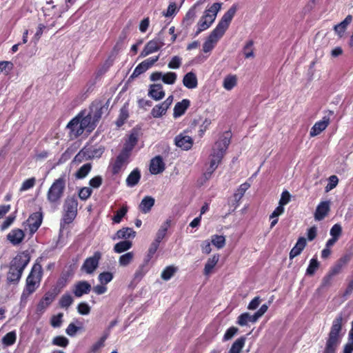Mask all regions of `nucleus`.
<instances>
[{"instance_id":"1","label":"nucleus","mask_w":353,"mask_h":353,"mask_svg":"<svg viewBox=\"0 0 353 353\" xmlns=\"http://www.w3.org/2000/svg\"><path fill=\"white\" fill-rule=\"evenodd\" d=\"M230 143V137L229 136H223L215 143L212 152L210 156V166L204 173L206 179L211 177L212 173L221 163Z\"/></svg>"},{"instance_id":"2","label":"nucleus","mask_w":353,"mask_h":353,"mask_svg":"<svg viewBox=\"0 0 353 353\" xmlns=\"http://www.w3.org/2000/svg\"><path fill=\"white\" fill-rule=\"evenodd\" d=\"M30 254L27 251L19 253L10 262L7 274L9 283L17 284L19 282L23 270L30 262Z\"/></svg>"},{"instance_id":"3","label":"nucleus","mask_w":353,"mask_h":353,"mask_svg":"<svg viewBox=\"0 0 353 353\" xmlns=\"http://www.w3.org/2000/svg\"><path fill=\"white\" fill-rule=\"evenodd\" d=\"M42 276V266L39 263H35L26 279V286L21 294V299H27L37 290L40 285Z\"/></svg>"},{"instance_id":"4","label":"nucleus","mask_w":353,"mask_h":353,"mask_svg":"<svg viewBox=\"0 0 353 353\" xmlns=\"http://www.w3.org/2000/svg\"><path fill=\"white\" fill-rule=\"evenodd\" d=\"M221 3H214L205 10L203 15L197 23V30L195 32V36L199 35L211 26L215 21L216 15L221 8Z\"/></svg>"},{"instance_id":"5","label":"nucleus","mask_w":353,"mask_h":353,"mask_svg":"<svg viewBox=\"0 0 353 353\" xmlns=\"http://www.w3.org/2000/svg\"><path fill=\"white\" fill-rule=\"evenodd\" d=\"M67 175L63 173L55 179L47 192V199L50 203H58L63 197L65 190Z\"/></svg>"},{"instance_id":"6","label":"nucleus","mask_w":353,"mask_h":353,"mask_svg":"<svg viewBox=\"0 0 353 353\" xmlns=\"http://www.w3.org/2000/svg\"><path fill=\"white\" fill-rule=\"evenodd\" d=\"M346 322L345 314L342 312L338 314L332 323L326 341L339 345L344 334L343 326Z\"/></svg>"},{"instance_id":"7","label":"nucleus","mask_w":353,"mask_h":353,"mask_svg":"<svg viewBox=\"0 0 353 353\" xmlns=\"http://www.w3.org/2000/svg\"><path fill=\"white\" fill-rule=\"evenodd\" d=\"M78 201L75 196L68 197L63 203V216L61 222V228L71 223L77 214Z\"/></svg>"},{"instance_id":"8","label":"nucleus","mask_w":353,"mask_h":353,"mask_svg":"<svg viewBox=\"0 0 353 353\" xmlns=\"http://www.w3.org/2000/svg\"><path fill=\"white\" fill-rule=\"evenodd\" d=\"M238 9L236 4H233L229 10L223 15L222 18L214 29L216 32L223 35L226 30L230 26L233 17H234Z\"/></svg>"},{"instance_id":"9","label":"nucleus","mask_w":353,"mask_h":353,"mask_svg":"<svg viewBox=\"0 0 353 353\" xmlns=\"http://www.w3.org/2000/svg\"><path fill=\"white\" fill-rule=\"evenodd\" d=\"M102 254L99 251H96L92 256L88 257L83 262L81 270L86 274H92L99 266Z\"/></svg>"},{"instance_id":"10","label":"nucleus","mask_w":353,"mask_h":353,"mask_svg":"<svg viewBox=\"0 0 353 353\" xmlns=\"http://www.w3.org/2000/svg\"><path fill=\"white\" fill-rule=\"evenodd\" d=\"M56 296L57 294L53 291H48L46 292L42 299L37 305V312L43 314L54 301Z\"/></svg>"},{"instance_id":"11","label":"nucleus","mask_w":353,"mask_h":353,"mask_svg":"<svg viewBox=\"0 0 353 353\" xmlns=\"http://www.w3.org/2000/svg\"><path fill=\"white\" fill-rule=\"evenodd\" d=\"M164 45V43L159 38L148 41L140 54V57H145L148 55L157 52Z\"/></svg>"},{"instance_id":"12","label":"nucleus","mask_w":353,"mask_h":353,"mask_svg":"<svg viewBox=\"0 0 353 353\" xmlns=\"http://www.w3.org/2000/svg\"><path fill=\"white\" fill-rule=\"evenodd\" d=\"M174 143L177 147L188 150L192 148L193 139L187 134V132H183L175 137Z\"/></svg>"},{"instance_id":"13","label":"nucleus","mask_w":353,"mask_h":353,"mask_svg":"<svg viewBox=\"0 0 353 353\" xmlns=\"http://www.w3.org/2000/svg\"><path fill=\"white\" fill-rule=\"evenodd\" d=\"M43 214L41 212H34L27 220V223L31 234H34L41 225Z\"/></svg>"},{"instance_id":"14","label":"nucleus","mask_w":353,"mask_h":353,"mask_svg":"<svg viewBox=\"0 0 353 353\" xmlns=\"http://www.w3.org/2000/svg\"><path fill=\"white\" fill-rule=\"evenodd\" d=\"M128 159V156L120 152L114 162L111 163L109 165L112 174L116 175L119 174L123 165L127 163Z\"/></svg>"},{"instance_id":"15","label":"nucleus","mask_w":353,"mask_h":353,"mask_svg":"<svg viewBox=\"0 0 353 353\" xmlns=\"http://www.w3.org/2000/svg\"><path fill=\"white\" fill-rule=\"evenodd\" d=\"M91 290L92 286L87 281H80L74 285L72 292L76 297L80 298L89 294Z\"/></svg>"},{"instance_id":"16","label":"nucleus","mask_w":353,"mask_h":353,"mask_svg":"<svg viewBox=\"0 0 353 353\" xmlns=\"http://www.w3.org/2000/svg\"><path fill=\"white\" fill-rule=\"evenodd\" d=\"M222 36V34L213 30L203 44V51L205 53L212 51Z\"/></svg>"},{"instance_id":"17","label":"nucleus","mask_w":353,"mask_h":353,"mask_svg":"<svg viewBox=\"0 0 353 353\" xmlns=\"http://www.w3.org/2000/svg\"><path fill=\"white\" fill-rule=\"evenodd\" d=\"M109 108V100L104 104H96L93 105L90 114H92V117L96 123L99 122L102 115L108 113Z\"/></svg>"},{"instance_id":"18","label":"nucleus","mask_w":353,"mask_h":353,"mask_svg":"<svg viewBox=\"0 0 353 353\" xmlns=\"http://www.w3.org/2000/svg\"><path fill=\"white\" fill-rule=\"evenodd\" d=\"M165 166L163 158L158 155L150 161V172L152 174H158L165 170Z\"/></svg>"},{"instance_id":"19","label":"nucleus","mask_w":353,"mask_h":353,"mask_svg":"<svg viewBox=\"0 0 353 353\" xmlns=\"http://www.w3.org/2000/svg\"><path fill=\"white\" fill-rule=\"evenodd\" d=\"M25 237L24 232L19 228L12 230L7 235V239L13 245L20 244Z\"/></svg>"},{"instance_id":"20","label":"nucleus","mask_w":353,"mask_h":353,"mask_svg":"<svg viewBox=\"0 0 353 353\" xmlns=\"http://www.w3.org/2000/svg\"><path fill=\"white\" fill-rule=\"evenodd\" d=\"M330 211V201H325L321 202L316 207L314 212V219L316 221L323 220Z\"/></svg>"},{"instance_id":"21","label":"nucleus","mask_w":353,"mask_h":353,"mask_svg":"<svg viewBox=\"0 0 353 353\" xmlns=\"http://www.w3.org/2000/svg\"><path fill=\"white\" fill-rule=\"evenodd\" d=\"M330 118L328 117H323L322 120L317 121L315 124L312 127L310 135V137H315L319 134L321 132H323L329 125Z\"/></svg>"},{"instance_id":"22","label":"nucleus","mask_w":353,"mask_h":353,"mask_svg":"<svg viewBox=\"0 0 353 353\" xmlns=\"http://www.w3.org/2000/svg\"><path fill=\"white\" fill-rule=\"evenodd\" d=\"M148 96L155 101L162 99L165 97L162 85L159 83L151 85L148 91Z\"/></svg>"},{"instance_id":"23","label":"nucleus","mask_w":353,"mask_h":353,"mask_svg":"<svg viewBox=\"0 0 353 353\" xmlns=\"http://www.w3.org/2000/svg\"><path fill=\"white\" fill-rule=\"evenodd\" d=\"M97 123L93 120L92 117V114H88V115L82 117L80 114V130L83 129L84 132L85 130H87L88 132H91L96 127Z\"/></svg>"},{"instance_id":"24","label":"nucleus","mask_w":353,"mask_h":353,"mask_svg":"<svg viewBox=\"0 0 353 353\" xmlns=\"http://www.w3.org/2000/svg\"><path fill=\"white\" fill-rule=\"evenodd\" d=\"M190 101L189 99H184L180 102H177L174 108L173 117L178 118L185 114L186 110L189 108Z\"/></svg>"},{"instance_id":"25","label":"nucleus","mask_w":353,"mask_h":353,"mask_svg":"<svg viewBox=\"0 0 353 353\" xmlns=\"http://www.w3.org/2000/svg\"><path fill=\"white\" fill-rule=\"evenodd\" d=\"M306 246V239L301 236L299 237L295 244L290 252V259H292L299 256Z\"/></svg>"},{"instance_id":"26","label":"nucleus","mask_w":353,"mask_h":353,"mask_svg":"<svg viewBox=\"0 0 353 353\" xmlns=\"http://www.w3.org/2000/svg\"><path fill=\"white\" fill-rule=\"evenodd\" d=\"M138 139L135 134H131L124 143L121 153L126 154L130 157V153L137 143Z\"/></svg>"},{"instance_id":"27","label":"nucleus","mask_w":353,"mask_h":353,"mask_svg":"<svg viewBox=\"0 0 353 353\" xmlns=\"http://www.w3.org/2000/svg\"><path fill=\"white\" fill-rule=\"evenodd\" d=\"M136 235V232L131 228H123L121 230H118L114 237H112L113 240L116 239H133Z\"/></svg>"},{"instance_id":"28","label":"nucleus","mask_w":353,"mask_h":353,"mask_svg":"<svg viewBox=\"0 0 353 353\" xmlns=\"http://www.w3.org/2000/svg\"><path fill=\"white\" fill-rule=\"evenodd\" d=\"M67 128L75 137H78L83 133V129L80 130V114L68 123Z\"/></svg>"},{"instance_id":"29","label":"nucleus","mask_w":353,"mask_h":353,"mask_svg":"<svg viewBox=\"0 0 353 353\" xmlns=\"http://www.w3.org/2000/svg\"><path fill=\"white\" fill-rule=\"evenodd\" d=\"M141 172L139 168H134L128 176L125 182L126 185L130 188L134 187L141 179Z\"/></svg>"},{"instance_id":"30","label":"nucleus","mask_w":353,"mask_h":353,"mask_svg":"<svg viewBox=\"0 0 353 353\" xmlns=\"http://www.w3.org/2000/svg\"><path fill=\"white\" fill-rule=\"evenodd\" d=\"M183 83L184 86L188 89L196 88L198 85V81L196 74L192 72H188L183 77Z\"/></svg>"},{"instance_id":"31","label":"nucleus","mask_w":353,"mask_h":353,"mask_svg":"<svg viewBox=\"0 0 353 353\" xmlns=\"http://www.w3.org/2000/svg\"><path fill=\"white\" fill-rule=\"evenodd\" d=\"M155 200L150 196H145L139 204V210L144 214L148 213L154 205Z\"/></svg>"},{"instance_id":"32","label":"nucleus","mask_w":353,"mask_h":353,"mask_svg":"<svg viewBox=\"0 0 353 353\" xmlns=\"http://www.w3.org/2000/svg\"><path fill=\"white\" fill-rule=\"evenodd\" d=\"M170 225L171 219H167L163 223H162V225H161L160 228L158 230L156 234L155 239L154 241L160 243L161 241L163 239V238L165 236L168 228L170 227Z\"/></svg>"},{"instance_id":"33","label":"nucleus","mask_w":353,"mask_h":353,"mask_svg":"<svg viewBox=\"0 0 353 353\" xmlns=\"http://www.w3.org/2000/svg\"><path fill=\"white\" fill-rule=\"evenodd\" d=\"M84 149L86 150L87 159H92L94 158H99L104 152L103 148H94L92 146H84Z\"/></svg>"},{"instance_id":"34","label":"nucleus","mask_w":353,"mask_h":353,"mask_svg":"<svg viewBox=\"0 0 353 353\" xmlns=\"http://www.w3.org/2000/svg\"><path fill=\"white\" fill-rule=\"evenodd\" d=\"M352 15H347L343 21L334 26V30L339 35L341 36V34L344 33L347 26L352 22Z\"/></svg>"},{"instance_id":"35","label":"nucleus","mask_w":353,"mask_h":353,"mask_svg":"<svg viewBox=\"0 0 353 353\" xmlns=\"http://www.w3.org/2000/svg\"><path fill=\"white\" fill-rule=\"evenodd\" d=\"M148 263H145V260L142 265H139L138 269L136 270L134 274V281L136 282L140 281L145 274L148 272L149 268L148 266Z\"/></svg>"},{"instance_id":"36","label":"nucleus","mask_w":353,"mask_h":353,"mask_svg":"<svg viewBox=\"0 0 353 353\" xmlns=\"http://www.w3.org/2000/svg\"><path fill=\"white\" fill-rule=\"evenodd\" d=\"M237 83V79L236 75L229 74L226 76L223 82V86L226 90H231Z\"/></svg>"},{"instance_id":"37","label":"nucleus","mask_w":353,"mask_h":353,"mask_svg":"<svg viewBox=\"0 0 353 353\" xmlns=\"http://www.w3.org/2000/svg\"><path fill=\"white\" fill-rule=\"evenodd\" d=\"M219 259V254H215L212 257L208 259L204 268V274L205 275H208L209 274L211 273L212 270L214 269V268L218 263Z\"/></svg>"},{"instance_id":"38","label":"nucleus","mask_w":353,"mask_h":353,"mask_svg":"<svg viewBox=\"0 0 353 353\" xmlns=\"http://www.w3.org/2000/svg\"><path fill=\"white\" fill-rule=\"evenodd\" d=\"M245 342V336H241L240 338L237 339L232 345L229 350V353H240L244 347Z\"/></svg>"},{"instance_id":"39","label":"nucleus","mask_w":353,"mask_h":353,"mask_svg":"<svg viewBox=\"0 0 353 353\" xmlns=\"http://www.w3.org/2000/svg\"><path fill=\"white\" fill-rule=\"evenodd\" d=\"M132 246V243L130 241H122L116 243L114 246V251L116 253H122L130 250Z\"/></svg>"},{"instance_id":"40","label":"nucleus","mask_w":353,"mask_h":353,"mask_svg":"<svg viewBox=\"0 0 353 353\" xmlns=\"http://www.w3.org/2000/svg\"><path fill=\"white\" fill-rule=\"evenodd\" d=\"M92 164L90 163L83 165L76 172L75 177L79 179H84L90 172Z\"/></svg>"},{"instance_id":"41","label":"nucleus","mask_w":353,"mask_h":353,"mask_svg":"<svg viewBox=\"0 0 353 353\" xmlns=\"http://www.w3.org/2000/svg\"><path fill=\"white\" fill-rule=\"evenodd\" d=\"M17 340V333L16 331H11L8 333H7L3 338H2V343L5 346H11L13 344L15 343Z\"/></svg>"},{"instance_id":"42","label":"nucleus","mask_w":353,"mask_h":353,"mask_svg":"<svg viewBox=\"0 0 353 353\" xmlns=\"http://www.w3.org/2000/svg\"><path fill=\"white\" fill-rule=\"evenodd\" d=\"M250 187V184L248 182L242 183L234 194V200L237 202L239 201Z\"/></svg>"},{"instance_id":"43","label":"nucleus","mask_w":353,"mask_h":353,"mask_svg":"<svg viewBox=\"0 0 353 353\" xmlns=\"http://www.w3.org/2000/svg\"><path fill=\"white\" fill-rule=\"evenodd\" d=\"M128 210L127 205H123L119 210L115 212L112 217V221L114 223H119L122 219L125 216Z\"/></svg>"},{"instance_id":"44","label":"nucleus","mask_w":353,"mask_h":353,"mask_svg":"<svg viewBox=\"0 0 353 353\" xmlns=\"http://www.w3.org/2000/svg\"><path fill=\"white\" fill-rule=\"evenodd\" d=\"M167 108L161 103L156 105L151 110V114L154 118H159L165 114L167 112Z\"/></svg>"},{"instance_id":"45","label":"nucleus","mask_w":353,"mask_h":353,"mask_svg":"<svg viewBox=\"0 0 353 353\" xmlns=\"http://www.w3.org/2000/svg\"><path fill=\"white\" fill-rule=\"evenodd\" d=\"M319 267V263L316 258H312L309 263V265L306 269V274L308 276H312Z\"/></svg>"},{"instance_id":"46","label":"nucleus","mask_w":353,"mask_h":353,"mask_svg":"<svg viewBox=\"0 0 353 353\" xmlns=\"http://www.w3.org/2000/svg\"><path fill=\"white\" fill-rule=\"evenodd\" d=\"M114 274L110 272H103L98 276V280L101 284L107 285L112 281Z\"/></svg>"},{"instance_id":"47","label":"nucleus","mask_w":353,"mask_h":353,"mask_svg":"<svg viewBox=\"0 0 353 353\" xmlns=\"http://www.w3.org/2000/svg\"><path fill=\"white\" fill-rule=\"evenodd\" d=\"M52 344L61 347H66L69 344V340L65 336H57L52 339Z\"/></svg>"},{"instance_id":"48","label":"nucleus","mask_w":353,"mask_h":353,"mask_svg":"<svg viewBox=\"0 0 353 353\" xmlns=\"http://www.w3.org/2000/svg\"><path fill=\"white\" fill-rule=\"evenodd\" d=\"M196 17V5H194L193 7H192L187 12L184 19L183 23H186L187 26L191 25L194 18Z\"/></svg>"},{"instance_id":"49","label":"nucleus","mask_w":353,"mask_h":353,"mask_svg":"<svg viewBox=\"0 0 353 353\" xmlns=\"http://www.w3.org/2000/svg\"><path fill=\"white\" fill-rule=\"evenodd\" d=\"M72 303L73 299L72 296L69 294H63L59 299V302L60 307L65 309L69 307Z\"/></svg>"},{"instance_id":"50","label":"nucleus","mask_w":353,"mask_h":353,"mask_svg":"<svg viewBox=\"0 0 353 353\" xmlns=\"http://www.w3.org/2000/svg\"><path fill=\"white\" fill-rule=\"evenodd\" d=\"M212 243L218 249L223 248L225 245V236L217 234L212 236Z\"/></svg>"},{"instance_id":"51","label":"nucleus","mask_w":353,"mask_h":353,"mask_svg":"<svg viewBox=\"0 0 353 353\" xmlns=\"http://www.w3.org/2000/svg\"><path fill=\"white\" fill-rule=\"evenodd\" d=\"M134 254L132 252H127L119 257V263L121 266H127L132 261Z\"/></svg>"},{"instance_id":"52","label":"nucleus","mask_w":353,"mask_h":353,"mask_svg":"<svg viewBox=\"0 0 353 353\" xmlns=\"http://www.w3.org/2000/svg\"><path fill=\"white\" fill-rule=\"evenodd\" d=\"M159 244L160 243H157L155 241H154L150 244V248L148 249V254H147V256H146V257L145 259L146 263H148L149 261L152 259V258L153 257L154 254H155V252L158 250V248L159 247Z\"/></svg>"},{"instance_id":"53","label":"nucleus","mask_w":353,"mask_h":353,"mask_svg":"<svg viewBox=\"0 0 353 353\" xmlns=\"http://www.w3.org/2000/svg\"><path fill=\"white\" fill-rule=\"evenodd\" d=\"M253 46L254 42L252 40H250L246 42L245 46L243 47V54L246 59L254 57V52H253Z\"/></svg>"},{"instance_id":"54","label":"nucleus","mask_w":353,"mask_h":353,"mask_svg":"<svg viewBox=\"0 0 353 353\" xmlns=\"http://www.w3.org/2000/svg\"><path fill=\"white\" fill-rule=\"evenodd\" d=\"M176 78L177 75L175 72H169L163 74L162 81L165 84L172 85L175 83Z\"/></svg>"},{"instance_id":"55","label":"nucleus","mask_w":353,"mask_h":353,"mask_svg":"<svg viewBox=\"0 0 353 353\" xmlns=\"http://www.w3.org/2000/svg\"><path fill=\"white\" fill-rule=\"evenodd\" d=\"M176 269L173 266H168L166 267L163 272H161V278L164 281H168L173 276Z\"/></svg>"},{"instance_id":"56","label":"nucleus","mask_w":353,"mask_h":353,"mask_svg":"<svg viewBox=\"0 0 353 353\" xmlns=\"http://www.w3.org/2000/svg\"><path fill=\"white\" fill-rule=\"evenodd\" d=\"M63 316V313H59L57 315L52 316L50 319L51 325L54 328L60 327L62 325Z\"/></svg>"},{"instance_id":"57","label":"nucleus","mask_w":353,"mask_h":353,"mask_svg":"<svg viewBox=\"0 0 353 353\" xmlns=\"http://www.w3.org/2000/svg\"><path fill=\"white\" fill-rule=\"evenodd\" d=\"M13 63L10 61H0V74L4 72L6 74H8L13 69Z\"/></svg>"},{"instance_id":"58","label":"nucleus","mask_w":353,"mask_h":353,"mask_svg":"<svg viewBox=\"0 0 353 353\" xmlns=\"http://www.w3.org/2000/svg\"><path fill=\"white\" fill-rule=\"evenodd\" d=\"M92 193V190L91 188L83 187L79 190V197L81 200L85 201L91 196Z\"/></svg>"},{"instance_id":"59","label":"nucleus","mask_w":353,"mask_h":353,"mask_svg":"<svg viewBox=\"0 0 353 353\" xmlns=\"http://www.w3.org/2000/svg\"><path fill=\"white\" fill-rule=\"evenodd\" d=\"M342 233V227L339 223L334 224L330 229V234L332 237L339 240Z\"/></svg>"},{"instance_id":"60","label":"nucleus","mask_w":353,"mask_h":353,"mask_svg":"<svg viewBox=\"0 0 353 353\" xmlns=\"http://www.w3.org/2000/svg\"><path fill=\"white\" fill-rule=\"evenodd\" d=\"M177 11L178 9L176 3L172 2L169 4L166 11L163 12V15L165 17H170L176 14Z\"/></svg>"},{"instance_id":"61","label":"nucleus","mask_w":353,"mask_h":353,"mask_svg":"<svg viewBox=\"0 0 353 353\" xmlns=\"http://www.w3.org/2000/svg\"><path fill=\"white\" fill-rule=\"evenodd\" d=\"M128 117V110L125 108H121L120 110L119 117L116 121V124L118 127H121L123 125L125 121Z\"/></svg>"},{"instance_id":"62","label":"nucleus","mask_w":353,"mask_h":353,"mask_svg":"<svg viewBox=\"0 0 353 353\" xmlns=\"http://www.w3.org/2000/svg\"><path fill=\"white\" fill-rule=\"evenodd\" d=\"M182 62V59L179 56H174L168 63V68L170 69L179 68Z\"/></svg>"},{"instance_id":"63","label":"nucleus","mask_w":353,"mask_h":353,"mask_svg":"<svg viewBox=\"0 0 353 353\" xmlns=\"http://www.w3.org/2000/svg\"><path fill=\"white\" fill-rule=\"evenodd\" d=\"M148 69L145 67V65L143 63H140L134 70L132 74L130 77V79H134L139 76L140 74L146 72Z\"/></svg>"},{"instance_id":"64","label":"nucleus","mask_w":353,"mask_h":353,"mask_svg":"<svg viewBox=\"0 0 353 353\" xmlns=\"http://www.w3.org/2000/svg\"><path fill=\"white\" fill-rule=\"evenodd\" d=\"M250 322V314L248 312L241 314L237 319V323L241 326L247 325Z\"/></svg>"}]
</instances>
